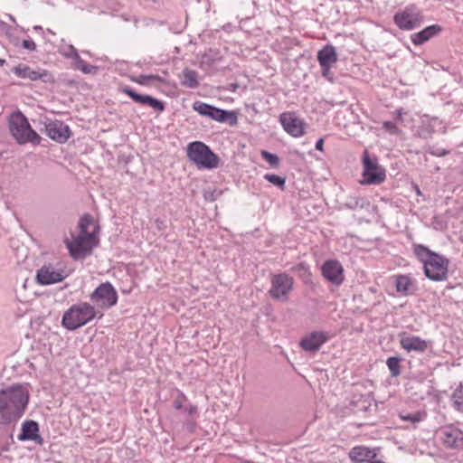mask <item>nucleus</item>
I'll use <instances>...</instances> for the list:
<instances>
[{
    "label": "nucleus",
    "mask_w": 463,
    "mask_h": 463,
    "mask_svg": "<svg viewBox=\"0 0 463 463\" xmlns=\"http://www.w3.org/2000/svg\"><path fill=\"white\" fill-rule=\"evenodd\" d=\"M30 393L26 386L14 384L0 390V425L14 427L24 416Z\"/></svg>",
    "instance_id": "f257e3e1"
},
{
    "label": "nucleus",
    "mask_w": 463,
    "mask_h": 463,
    "mask_svg": "<svg viewBox=\"0 0 463 463\" xmlns=\"http://www.w3.org/2000/svg\"><path fill=\"white\" fill-rule=\"evenodd\" d=\"M413 252L423 264L424 273L429 279L433 281L447 279L449 265L447 258L420 244L414 245Z\"/></svg>",
    "instance_id": "f03ea898"
},
{
    "label": "nucleus",
    "mask_w": 463,
    "mask_h": 463,
    "mask_svg": "<svg viewBox=\"0 0 463 463\" xmlns=\"http://www.w3.org/2000/svg\"><path fill=\"white\" fill-rule=\"evenodd\" d=\"M95 317V307L87 302H81L72 305L64 312L61 325L66 329L73 331L85 326L93 320Z\"/></svg>",
    "instance_id": "7ed1b4c3"
},
{
    "label": "nucleus",
    "mask_w": 463,
    "mask_h": 463,
    "mask_svg": "<svg viewBox=\"0 0 463 463\" xmlns=\"http://www.w3.org/2000/svg\"><path fill=\"white\" fill-rule=\"evenodd\" d=\"M9 130L14 138L20 145L27 143L39 145L42 139L31 128L27 118L20 110L11 114L9 118Z\"/></svg>",
    "instance_id": "20e7f679"
},
{
    "label": "nucleus",
    "mask_w": 463,
    "mask_h": 463,
    "mask_svg": "<svg viewBox=\"0 0 463 463\" xmlns=\"http://www.w3.org/2000/svg\"><path fill=\"white\" fill-rule=\"evenodd\" d=\"M187 156L198 168L213 169L219 165V157L201 141H194L188 145Z\"/></svg>",
    "instance_id": "39448f33"
},
{
    "label": "nucleus",
    "mask_w": 463,
    "mask_h": 463,
    "mask_svg": "<svg viewBox=\"0 0 463 463\" xmlns=\"http://www.w3.org/2000/svg\"><path fill=\"white\" fill-rule=\"evenodd\" d=\"M71 240L64 239V243L71 257L74 260L84 259L90 255L92 249L97 245L98 240L95 234L74 235L71 232Z\"/></svg>",
    "instance_id": "423d86ee"
},
{
    "label": "nucleus",
    "mask_w": 463,
    "mask_h": 463,
    "mask_svg": "<svg viewBox=\"0 0 463 463\" xmlns=\"http://www.w3.org/2000/svg\"><path fill=\"white\" fill-rule=\"evenodd\" d=\"M363 162V179L362 184H380L386 178L385 169L379 165L378 159L371 156L367 150H364L362 157Z\"/></svg>",
    "instance_id": "0eeeda50"
},
{
    "label": "nucleus",
    "mask_w": 463,
    "mask_h": 463,
    "mask_svg": "<svg viewBox=\"0 0 463 463\" xmlns=\"http://www.w3.org/2000/svg\"><path fill=\"white\" fill-rule=\"evenodd\" d=\"M193 109L202 116L208 117L220 123H228L233 126L237 123L235 112L216 108L208 103L196 100L193 103Z\"/></svg>",
    "instance_id": "6e6552de"
},
{
    "label": "nucleus",
    "mask_w": 463,
    "mask_h": 463,
    "mask_svg": "<svg viewBox=\"0 0 463 463\" xmlns=\"http://www.w3.org/2000/svg\"><path fill=\"white\" fill-rule=\"evenodd\" d=\"M293 285L294 279L288 274L285 272L274 274L270 279L269 294L273 299L285 302L288 299Z\"/></svg>",
    "instance_id": "1a4fd4ad"
},
{
    "label": "nucleus",
    "mask_w": 463,
    "mask_h": 463,
    "mask_svg": "<svg viewBox=\"0 0 463 463\" xmlns=\"http://www.w3.org/2000/svg\"><path fill=\"white\" fill-rule=\"evenodd\" d=\"M90 300L101 308H109L118 302V293L109 282L101 283L90 296Z\"/></svg>",
    "instance_id": "9d476101"
},
{
    "label": "nucleus",
    "mask_w": 463,
    "mask_h": 463,
    "mask_svg": "<svg viewBox=\"0 0 463 463\" xmlns=\"http://www.w3.org/2000/svg\"><path fill=\"white\" fill-rule=\"evenodd\" d=\"M321 273L325 279L335 286H340L344 280V269L336 260H327L321 266Z\"/></svg>",
    "instance_id": "9b49d317"
},
{
    "label": "nucleus",
    "mask_w": 463,
    "mask_h": 463,
    "mask_svg": "<svg viewBox=\"0 0 463 463\" xmlns=\"http://www.w3.org/2000/svg\"><path fill=\"white\" fill-rule=\"evenodd\" d=\"M279 122L284 130L295 137L305 134V122L293 112H285L279 116Z\"/></svg>",
    "instance_id": "f8f14e48"
},
{
    "label": "nucleus",
    "mask_w": 463,
    "mask_h": 463,
    "mask_svg": "<svg viewBox=\"0 0 463 463\" xmlns=\"http://www.w3.org/2000/svg\"><path fill=\"white\" fill-rule=\"evenodd\" d=\"M67 277L64 270L56 269L52 265H43L38 269L36 280L41 285H51L61 282Z\"/></svg>",
    "instance_id": "ddd939ff"
},
{
    "label": "nucleus",
    "mask_w": 463,
    "mask_h": 463,
    "mask_svg": "<svg viewBox=\"0 0 463 463\" xmlns=\"http://www.w3.org/2000/svg\"><path fill=\"white\" fill-rule=\"evenodd\" d=\"M45 133L51 139L62 144L69 139L71 130L63 121L49 120L45 123Z\"/></svg>",
    "instance_id": "4468645a"
},
{
    "label": "nucleus",
    "mask_w": 463,
    "mask_h": 463,
    "mask_svg": "<svg viewBox=\"0 0 463 463\" xmlns=\"http://www.w3.org/2000/svg\"><path fill=\"white\" fill-rule=\"evenodd\" d=\"M120 91L127 94L136 103L149 106L150 108L154 109L155 110H157L160 112L165 110L164 102L150 96V95L139 94L128 86L121 87Z\"/></svg>",
    "instance_id": "2eb2a0df"
},
{
    "label": "nucleus",
    "mask_w": 463,
    "mask_h": 463,
    "mask_svg": "<svg viewBox=\"0 0 463 463\" xmlns=\"http://www.w3.org/2000/svg\"><path fill=\"white\" fill-rule=\"evenodd\" d=\"M12 71L19 78L30 80L33 81L41 80L48 82L51 80V74L45 70H33L28 65L19 64L13 68Z\"/></svg>",
    "instance_id": "dca6fc26"
},
{
    "label": "nucleus",
    "mask_w": 463,
    "mask_h": 463,
    "mask_svg": "<svg viewBox=\"0 0 463 463\" xmlns=\"http://www.w3.org/2000/svg\"><path fill=\"white\" fill-rule=\"evenodd\" d=\"M329 336L327 333L323 331H314L304 336L301 339L299 345L307 352H317L326 342H327Z\"/></svg>",
    "instance_id": "f3484780"
},
{
    "label": "nucleus",
    "mask_w": 463,
    "mask_h": 463,
    "mask_svg": "<svg viewBox=\"0 0 463 463\" xmlns=\"http://www.w3.org/2000/svg\"><path fill=\"white\" fill-rule=\"evenodd\" d=\"M18 439L21 441L33 440L42 445L43 439L39 434V424L33 420L24 421Z\"/></svg>",
    "instance_id": "a211bd4d"
},
{
    "label": "nucleus",
    "mask_w": 463,
    "mask_h": 463,
    "mask_svg": "<svg viewBox=\"0 0 463 463\" xmlns=\"http://www.w3.org/2000/svg\"><path fill=\"white\" fill-rule=\"evenodd\" d=\"M440 30L441 28L439 25L433 24L427 26L419 33L411 34L410 38L415 45H421L431 39L433 36L437 35Z\"/></svg>",
    "instance_id": "6ab92c4d"
},
{
    "label": "nucleus",
    "mask_w": 463,
    "mask_h": 463,
    "mask_svg": "<svg viewBox=\"0 0 463 463\" xmlns=\"http://www.w3.org/2000/svg\"><path fill=\"white\" fill-rule=\"evenodd\" d=\"M317 61L320 66H332L337 61L335 48L331 44H326L317 52Z\"/></svg>",
    "instance_id": "aec40b11"
},
{
    "label": "nucleus",
    "mask_w": 463,
    "mask_h": 463,
    "mask_svg": "<svg viewBox=\"0 0 463 463\" xmlns=\"http://www.w3.org/2000/svg\"><path fill=\"white\" fill-rule=\"evenodd\" d=\"M349 456L353 461L367 463L375 457V453L366 447H354Z\"/></svg>",
    "instance_id": "412c9836"
},
{
    "label": "nucleus",
    "mask_w": 463,
    "mask_h": 463,
    "mask_svg": "<svg viewBox=\"0 0 463 463\" xmlns=\"http://www.w3.org/2000/svg\"><path fill=\"white\" fill-rule=\"evenodd\" d=\"M442 440L449 448H458L463 446V433L458 430H445Z\"/></svg>",
    "instance_id": "4be33fe9"
},
{
    "label": "nucleus",
    "mask_w": 463,
    "mask_h": 463,
    "mask_svg": "<svg viewBox=\"0 0 463 463\" xmlns=\"http://www.w3.org/2000/svg\"><path fill=\"white\" fill-rule=\"evenodd\" d=\"M430 346V342L417 336H407V352L416 351L423 353Z\"/></svg>",
    "instance_id": "5701e85b"
},
{
    "label": "nucleus",
    "mask_w": 463,
    "mask_h": 463,
    "mask_svg": "<svg viewBox=\"0 0 463 463\" xmlns=\"http://www.w3.org/2000/svg\"><path fill=\"white\" fill-rule=\"evenodd\" d=\"M182 85L190 88V89H195L198 87V73L194 71L190 70L188 68H185L183 71V80Z\"/></svg>",
    "instance_id": "b1692460"
},
{
    "label": "nucleus",
    "mask_w": 463,
    "mask_h": 463,
    "mask_svg": "<svg viewBox=\"0 0 463 463\" xmlns=\"http://www.w3.org/2000/svg\"><path fill=\"white\" fill-rule=\"evenodd\" d=\"M421 22L422 16L420 13L414 12L412 8H407V30L420 26Z\"/></svg>",
    "instance_id": "393cba45"
},
{
    "label": "nucleus",
    "mask_w": 463,
    "mask_h": 463,
    "mask_svg": "<svg viewBox=\"0 0 463 463\" xmlns=\"http://www.w3.org/2000/svg\"><path fill=\"white\" fill-rule=\"evenodd\" d=\"M74 68L85 74H94L97 71L96 66L86 63V61L82 60L80 56H77V58L74 60Z\"/></svg>",
    "instance_id": "a878e982"
},
{
    "label": "nucleus",
    "mask_w": 463,
    "mask_h": 463,
    "mask_svg": "<svg viewBox=\"0 0 463 463\" xmlns=\"http://www.w3.org/2000/svg\"><path fill=\"white\" fill-rule=\"evenodd\" d=\"M93 219L90 214H85L80 219L78 227L80 234H95L94 232H89V227L92 224Z\"/></svg>",
    "instance_id": "bb28decb"
},
{
    "label": "nucleus",
    "mask_w": 463,
    "mask_h": 463,
    "mask_svg": "<svg viewBox=\"0 0 463 463\" xmlns=\"http://www.w3.org/2000/svg\"><path fill=\"white\" fill-rule=\"evenodd\" d=\"M130 80L141 85H147L150 81H162L161 78L157 75L150 74V75H139L137 77L131 76Z\"/></svg>",
    "instance_id": "cd10ccee"
},
{
    "label": "nucleus",
    "mask_w": 463,
    "mask_h": 463,
    "mask_svg": "<svg viewBox=\"0 0 463 463\" xmlns=\"http://www.w3.org/2000/svg\"><path fill=\"white\" fill-rule=\"evenodd\" d=\"M264 179L271 183L275 186L280 188L281 190H284L285 188L286 179L280 175H277L274 174H266L264 175Z\"/></svg>",
    "instance_id": "c85d7f7f"
},
{
    "label": "nucleus",
    "mask_w": 463,
    "mask_h": 463,
    "mask_svg": "<svg viewBox=\"0 0 463 463\" xmlns=\"http://www.w3.org/2000/svg\"><path fill=\"white\" fill-rule=\"evenodd\" d=\"M387 365L392 376L400 374V359L397 357H390L387 360Z\"/></svg>",
    "instance_id": "c756f323"
},
{
    "label": "nucleus",
    "mask_w": 463,
    "mask_h": 463,
    "mask_svg": "<svg viewBox=\"0 0 463 463\" xmlns=\"http://www.w3.org/2000/svg\"><path fill=\"white\" fill-rule=\"evenodd\" d=\"M260 155H261V157L265 161H267L271 166L276 167L279 165V158L277 155L271 154L266 150H262Z\"/></svg>",
    "instance_id": "7c9ffc66"
},
{
    "label": "nucleus",
    "mask_w": 463,
    "mask_h": 463,
    "mask_svg": "<svg viewBox=\"0 0 463 463\" xmlns=\"http://www.w3.org/2000/svg\"><path fill=\"white\" fill-rule=\"evenodd\" d=\"M62 54L66 58H71L73 60H75L77 58V56H80L77 49L71 44L67 45L66 47L63 48Z\"/></svg>",
    "instance_id": "2f4dec72"
},
{
    "label": "nucleus",
    "mask_w": 463,
    "mask_h": 463,
    "mask_svg": "<svg viewBox=\"0 0 463 463\" xmlns=\"http://www.w3.org/2000/svg\"><path fill=\"white\" fill-rule=\"evenodd\" d=\"M425 411H418L414 414H407V421H411L412 423H417L423 420L426 418Z\"/></svg>",
    "instance_id": "473e14b6"
},
{
    "label": "nucleus",
    "mask_w": 463,
    "mask_h": 463,
    "mask_svg": "<svg viewBox=\"0 0 463 463\" xmlns=\"http://www.w3.org/2000/svg\"><path fill=\"white\" fill-rule=\"evenodd\" d=\"M452 400L454 405H456V402L463 401V386L462 383H460L457 389L454 391L452 394Z\"/></svg>",
    "instance_id": "72a5a7b5"
},
{
    "label": "nucleus",
    "mask_w": 463,
    "mask_h": 463,
    "mask_svg": "<svg viewBox=\"0 0 463 463\" xmlns=\"http://www.w3.org/2000/svg\"><path fill=\"white\" fill-rule=\"evenodd\" d=\"M395 285L398 292H405V276H397L395 278Z\"/></svg>",
    "instance_id": "f704fd0d"
},
{
    "label": "nucleus",
    "mask_w": 463,
    "mask_h": 463,
    "mask_svg": "<svg viewBox=\"0 0 463 463\" xmlns=\"http://www.w3.org/2000/svg\"><path fill=\"white\" fill-rule=\"evenodd\" d=\"M383 128L389 132L390 134H397L398 128L394 122L392 121H384L383 123Z\"/></svg>",
    "instance_id": "c9c22d12"
},
{
    "label": "nucleus",
    "mask_w": 463,
    "mask_h": 463,
    "mask_svg": "<svg viewBox=\"0 0 463 463\" xmlns=\"http://www.w3.org/2000/svg\"><path fill=\"white\" fill-rule=\"evenodd\" d=\"M394 22L401 29H405V12L396 14Z\"/></svg>",
    "instance_id": "e433bc0d"
},
{
    "label": "nucleus",
    "mask_w": 463,
    "mask_h": 463,
    "mask_svg": "<svg viewBox=\"0 0 463 463\" xmlns=\"http://www.w3.org/2000/svg\"><path fill=\"white\" fill-rule=\"evenodd\" d=\"M322 76L330 81H333V73L331 72V66H320Z\"/></svg>",
    "instance_id": "4c0bfd02"
},
{
    "label": "nucleus",
    "mask_w": 463,
    "mask_h": 463,
    "mask_svg": "<svg viewBox=\"0 0 463 463\" xmlns=\"http://www.w3.org/2000/svg\"><path fill=\"white\" fill-rule=\"evenodd\" d=\"M185 400V396L184 393H179V395L174 401V407L176 410H181L183 408L184 401Z\"/></svg>",
    "instance_id": "58836bf2"
},
{
    "label": "nucleus",
    "mask_w": 463,
    "mask_h": 463,
    "mask_svg": "<svg viewBox=\"0 0 463 463\" xmlns=\"http://www.w3.org/2000/svg\"><path fill=\"white\" fill-rule=\"evenodd\" d=\"M22 46L29 51H35L36 44L33 40H24L22 43Z\"/></svg>",
    "instance_id": "ea45409f"
},
{
    "label": "nucleus",
    "mask_w": 463,
    "mask_h": 463,
    "mask_svg": "<svg viewBox=\"0 0 463 463\" xmlns=\"http://www.w3.org/2000/svg\"><path fill=\"white\" fill-rule=\"evenodd\" d=\"M449 153V152L448 150L439 147L432 148L430 151V154L436 156H444Z\"/></svg>",
    "instance_id": "a19ab883"
},
{
    "label": "nucleus",
    "mask_w": 463,
    "mask_h": 463,
    "mask_svg": "<svg viewBox=\"0 0 463 463\" xmlns=\"http://www.w3.org/2000/svg\"><path fill=\"white\" fill-rule=\"evenodd\" d=\"M222 194L221 191L214 190L212 193H206L205 198L211 201H215L217 197Z\"/></svg>",
    "instance_id": "79ce46f5"
},
{
    "label": "nucleus",
    "mask_w": 463,
    "mask_h": 463,
    "mask_svg": "<svg viewBox=\"0 0 463 463\" xmlns=\"http://www.w3.org/2000/svg\"><path fill=\"white\" fill-rule=\"evenodd\" d=\"M315 147H316L317 150L323 151L324 150V139L323 138H319L317 141Z\"/></svg>",
    "instance_id": "37998d69"
},
{
    "label": "nucleus",
    "mask_w": 463,
    "mask_h": 463,
    "mask_svg": "<svg viewBox=\"0 0 463 463\" xmlns=\"http://www.w3.org/2000/svg\"><path fill=\"white\" fill-rule=\"evenodd\" d=\"M197 411V408L196 406L194 405H190L188 408H185V411L189 414V415H193L194 413H195Z\"/></svg>",
    "instance_id": "c03bdc74"
},
{
    "label": "nucleus",
    "mask_w": 463,
    "mask_h": 463,
    "mask_svg": "<svg viewBox=\"0 0 463 463\" xmlns=\"http://www.w3.org/2000/svg\"><path fill=\"white\" fill-rule=\"evenodd\" d=\"M454 408L460 411V412H463V400L462 401H458V402H456V405H454Z\"/></svg>",
    "instance_id": "a18cd8bd"
},
{
    "label": "nucleus",
    "mask_w": 463,
    "mask_h": 463,
    "mask_svg": "<svg viewBox=\"0 0 463 463\" xmlns=\"http://www.w3.org/2000/svg\"><path fill=\"white\" fill-rule=\"evenodd\" d=\"M400 344H401V346L405 349V345H406L405 333L400 334Z\"/></svg>",
    "instance_id": "49530a36"
},
{
    "label": "nucleus",
    "mask_w": 463,
    "mask_h": 463,
    "mask_svg": "<svg viewBox=\"0 0 463 463\" xmlns=\"http://www.w3.org/2000/svg\"><path fill=\"white\" fill-rule=\"evenodd\" d=\"M413 189L415 190V192L417 193V194H420V188H419L417 185H413Z\"/></svg>",
    "instance_id": "de8ad7c7"
},
{
    "label": "nucleus",
    "mask_w": 463,
    "mask_h": 463,
    "mask_svg": "<svg viewBox=\"0 0 463 463\" xmlns=\"http://www.w3.org/2000/svg\"><path fill=\"white\" fill-rule=\"evenodd\" d=\"M406 285H407V291L409 290L410 288V285H411V280L410 279L407 277V282H406Z\"/></svg>",
    "instance_id": "09e8293b"
},
{
    "label": "nucleus",
    "mask_w": 463,
    "mask_h": 463,
    "mask_svg": "<svg viewBox=\"0 0 463 463\" xmlns=\"http://www.w3.org/2000/svg\"><path fill=\"white\" fill-rule=\"evenodd\" d=\"M367 463H383V461H381V460H373V459H371V460H370L369 462H367Z\"/></svg>",
    "instance_id": "8fccbe9b"
},
{
    "label": "nucleus",
    "mask_w": 463,
    "mask_h": 463,
    "mask_svg": "<svg viewBox=\"0 0 463 463\" xmlns=\"http://www.w3.org/2000/svg\"><path fill=\"white\" fill-rule=\"evenodd\" d=\"M5 63V60L0 59V65H4Z\"/></svg>",
    "instance_id": "3c124183"
},
{
    "label": "nucleus",
    "mask_w": 463,
    "mask_h": 463,
    "mask_svg": "<svg viewBox=\"0 0 463 463\" xmlns=\"http://www.w3.org/2000/svg\"><path fill=\"white\" fill-rule=\"evenodd\" d=\"M34 30H42L41 26H34Z\"/></svg>",
    "instance_id": "603ef678"
},
{
    "label": "nucleus",
    "mask_w": 463,
    "mask_h": 463,
    "mask_svg": "<svg viewBox=\"0 0 463 463\" xmlns=\"http://www.w3.org/2000/svg\"><path fill=\"white\" fill-rule=\"evenodd\" d=\"M402 420H405V416L401 415Z\"/></svg>",
    "instance_id": "864d4df0"
},
{
    "label": "nucleus",
    "mask_w": 463,
    "mask_h": 463,
    "mask_svg": "<svg viewBox=\"0 0 463 463\" xmlns=\"http://www.w3.org/2000/svg\"><path fill=\"white\" fill-rule=\"evenodd\" d=\"M398 114L401 115L402 109L397 110Z\"/></svg>",
    "instance_id": "5fc2aeb1"
},
{
    "label": "nucleus",
    "mask_w": 463,
    "mask_h": 463,
    "mask_svg": "<svg viewBox=\"0 0 463 463\" xmlns=\"http://www.w3.org/2000/svg\"><path fill=\"white\" fill-rule=\"evenodd\" d=\"M303 267H304L303 263L299 264V268H303Z\"/></svg>",
    "instance_id": "6e6d98bb"
}]
</instances>
